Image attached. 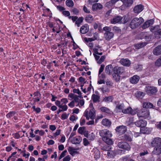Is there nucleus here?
I'll use <instances>...</instances> for the list:
<instances>
[{"label":"nucleus","mask_w":161,"mask_h":161,"mask_svg":"<svg viewBox=\"0 0 161 161\" xmlns=\"http://www.w3.org/2000/svg\"><path fill=\"white\" fill-rule=\"evenodd\" d=\"M151 146L154 148L152 152V155H158L161 153V138L156 137L153 139L151 143Z\"/></svg>","instance_id":"1"},{"label":"nucleus","mask_w":161,"mask_h":161,"mask_svg":"<svg viewBox=\"0 0 161 161\" xmlns=\"http://www.w3.org/2000/svg\"><path fill=\"white\" fill-rule=\"evenodd\" d=\"M83 116L85 117L87 120H89L90 118L93 120L95 118V113L92 103L90 104L89 108L85 110Z\"/></svg>","instance_id":"2"},{"label":"nucleus","mask_w":161,"mask_h":161,"mask_svg":"<svg viewBox=\"0 0 161 161\" xmlns=\"http://www.w3.org/2000/svg\"><path fill=\"white\" fill-rule=\"evenodd\" d=\"M144 21L143 19L141 17L134 18L130 22L129 26L132 29H136L141 25Z\"/></svg>","instance_id":"3"},{"label":"nucleus","mask_w":161,"mask_h":161,"mask_svg":"<svg viewBox=\"0 0 161 161\" xmlns=\"http://www.w3.org/2000/svg\"><path fill=\"white\" fill-rule=\"evenodd\" d=\"M137 112V116L139 118H142L144 119L150 118V112L147 109L143 108L139 109Z\"/></svg>","instance_id":"4"},{"label":"nucleus","mask_w":161,"mask_h":161,"mask_svg":"<svg viewBox=\"0 0 161 161\" xmlns=\"http://www.w3.org/2000/svg\"><path fill=\"white\" fill-rule=\"evenodd\" d=\"M144 89L146 93L150 96L155 94L158 92V89L157 87L153 86H146Z\"/></svg>","instance_id":"5"},{"label":"nucleus","mask_w":161,"mask_h":161,"mask_svg":"<svg viewBox=\"0 0 161 161\" xmlns=\"http://www.w3.org/2000/svg\"><path fill=\"white\" fill-rule=\"evenodd\" d=\"M99 135L102 137L103 140L104 138H106L107 137H111L112 136L111 132L107 129L100 130L99 131Z\"/></svg>","instance_id":"6"},{"label":"nucleus","mask_w":161,"mask_h":161,"mask_svg":"<svg viewBox=\"0 0 161 161\" xmlns=\"http://www.w3.org/2000/svg\"><path fill=\"white\" fill-rule=\"evenodd\" d=\"M118 146L119 148L127 151H129L130 149V145L127 142H119L118 144Z\"/></svg>","instance_id":"7"},{"label":"nucleus","mask_w":161,"mask_h":161,"mask_svg":"<svg viewBox=\"0 0 161 161\" xmlns=\"http://www.w3.org/2000/svg\"><path fill=\"white\" fill-rule=\"evenodd\" d=\"M126 127L123 125L118 126L115 129L116 132L119 134H124L126 131Z\"/></svg>","instance_id":"8"},{"label":"nucleus","mask_w":161,"mask_h":161,"mask_svg":"<svg viewBox=\"0 0 161 161\" xmlns=\"http://www.w3.org/2000/svg\"><path fill=\"white\" fill-rule=\"evenodd\" d=\"M124 67H121L115 66L113 69V72L118 73V74H121L124 72Z\"/></svg>","instance_id":"9"},{"label":"nucleus","mask_w":161,"mask_h":161,"mask_svg":"<svg viewBox=\"0 0 161 161\" xmlns=\"http://www.w3.org/2000/svg\"><path fill=\"white\" fill-rule=\"evenodd\" d=\"M144 9L143 6L139 4L136 6L134 8L133 11L135 13H139Z\"/></svg>","instance_id":"10"},{"label":"nucleus","mask_w":161,"mask_h":161,"mask_svg":"<svg viewBox=\"0 0 161 161\" xmlns=\"http://www.w3.org/2000/svg\"><path fill=\"white\" fill-rule=\"evenodd\" d=\"M147 123L146 121L143 120H140L137 121L135 123V125L136 126L140 127L146 126L147 125Z\"/></svg>","instance_id":"11"},{"label":"nucleus","mask_w":161,"mask_h":161,"mask_svg":"<svg viewBox=\"0 0 161 161\" xmlns=\"http://www.w3.org/2000/svg\"><path fill=\"white\" fill-rule=\"evenodd\" d=\"M120 63L122 65L129 66L130 64V61L128 58H122L120 61Z\"/></svg>","instance_id":"12"},{"label":"nucleus","mask_w":161,"mask_h":161,"mask_svg":"<svg viewBox=\"0 0 161 161\" xmlns=\"http://www.w3.org/2000/svg\"><path fill=\"white\" fill-rule=\"evenodd\" d=\"M139 79V76L137 75H135L130 78V81L132 84H135L138 82Z\"/></svg>","instance_id":"13"},{"label":"nucleus","mask_w":161,"mask_h":161,"mask_svg":"<svg viewBox=\"0 0 161 161\" xmlns=\"http://www.w3.org/2000/svg\"><path fill=\"white\" fill-rule=\"evenodd\" d=\"M154 23V20L153 19H150L147 20L145 22L142 26V28L145 29L151 25H152Z\"/></svg>","instance_id":"14"},{"label":"nucleus","mask_w":161,"mask_h":161,"mask_svg":"<svg viewBox=\"0 0 161 161\" xmlns=\"http://www.w3.org/2000/svg\"><path fill=\"white\" fill-rule=\"evenodd\" d=\"M153 53L155 55L161 54V45L156 47L153 50Z\"/></svg>","instance_id":"15"},{"label":"nucleus","mask_w":161,"mask_h":161,"mask_svg":"<svg viewBox=\"0 0 161 161\" xmlns=\"http://www.w3.org/2000/svg\"><path fill=\"white\" fill-rule=\"evenodd\" d=\"M68 97H70L71 99H73V101H74V102L79 103V98H78V96L76 95L75 94L72 93H70L69 94L68 96Z\"/></svg>","instance_id":"16"},{"label":"nucleus","mask_w":161,"mask_h":161,"mask_svg":"<svg viewBox=\"0 0 161 161\" xmlns=\"http://www.w3.org/2000/svg\"><path fill=\"white\" fill-rule=\"evenodd\" d=\"M82 141V138L80 136H76L74 137L71 142L73 144H79Z\"/></svg>","instance_id":"17"},{"label":"nucleus","mask_w":161,"mask_h":161,"mask_svg":"<svg viewBox=\"0 0 161 161\" xmlns=\"http://www.w3.org/2000/svg\"><path fill=\"white\" fill-rule=\"evenodd\" d=\"M89 31V28L87 25H85L81 26L80 29V32L82 34H85Z\"/></svg>","instance_id":"18"},{"label":"nucleus","mask_w":161,"mask_h":161,"mask_svg":"<svg viewBox=\"0 0 161 161\" xmlns=\"http://www.w3.org/2000/svg\"><path fill=\"white\" fill-rule=\"evenodd\" d=\"M113 71L112 65L111 64H109L106 67L105 72L108 74L110 75L111 74Z\"/></svg>","instance_id":"19"},{"label":"nucleus","mask_w":161,"mask_h":161,"mask_svg":"<svg viewBox=\"0 0 161 161\" xmlns=\"http://www.w3.org/2000/svg\"><path fill=\"white\" fill-rule=\"evenodd\" d=\"M104 35L106 39L108 40H109L113 37L114 34L112 32L107 31L105 32L104 34Z\"/></svg>","instance_id":"20"},{"label":"nucleus","mask_w":161,"mask_h":161,"mask_svg":"<svg viewBox=\"0 0 161 161\" xmlns=\"http://www.w3.org/2000/svg\"><path fill=\"white\" fill-rule=\"evenodd\" d=\"M100 96L99 95L93 94L92 96V99L93 103H99L100 102Z\"/></svg>","instance_id":"21"},{"label":"nucleus","mask_w":161,"mask_h":161,"mask_svg":"<svg viewBox=\"0 0 161 161\" xmlns=\"http://www.w3.org/2000/svg\"><path fill=\"white\" fill-rule=\"evenodd\" d=\"M121 16H118L114 17L111 20V22L112 24H116L117 23H120Z\"/></svg>","instance_id":"22"},{"label":"nucleus","mask_w":161,"mask_h":161,"mask_svg":"<svg viewBox=\"0 0 161 161\" xmlns=\"http://www.w3.org/2000/svg\"><path fill=\"white\" fill-rule=\"evenodd\" d=\"M103 8L102 5L99 3H96L92 6V9L93 11H96L101 9Z\"/></svg>","instance_id":"23"},{"label":"nucleus","mask_w":161,"mask_h":161,"mask_svg":"<svg viewBox=\"0 0 161 161\" xmlns=\"http://www.w3.org/2000/svg\"><path fill=\"white\" fill-rule=\"evenodd\" d=\"M141 35L143 36V38L147 40L150 41L151 40L152 36L147 32H142Z\"/></svg>","instance_id":"24"},{"label":"nucleus","mask_w":161,"mask_h":161,"mask_svg":"<svg viewBox=\"0 0 161 161\" xmlns=\"http://www.w3.org/2000/svg\"><path fill=\"white\" fill-rule=\"evenodd\" d=\"M102 124L103 125L109 127L111 125V122L108 119H104L102 120Z\"/></svg>","instance_id":"25"},{"label":"nucleus","mask_w":161,"mask_h":161,"mask_svg":"<svg viewBox=\"0 0 161 161\" xmlns=\"http://www.w3.org/2000/svg\"><path fill=\"white\" fill-rule=\"evenodd\" d=\"M145 93L140 91H138L135 93L136 97L138 98H142L145 96Z\"/></svg>","instance_id":"26"},{"label":"nucleus","mask_w":161,"mask_h":161,"mask_svg":"<svg viewBox=\"0 0 161 161\" xmlns=\"http://www.w3.org/2000/svg\"><path fill=\"white\" fill-rule=\"evenodd\" d=\"M132 135L131 133H130L128 134H125L122 136L123 139L126 140L129 142H131L132 141Z\"/></svg>","instance_id":"27"},{"label":"nucleus","mask_w":161,"mask_h":161,"mask_svg":"<svg viewBox=\"0 0 161 161\" xmlns=\"http://www.w3.org/2000/svg\"><path fill=\"white\" fill-rule=\"evenodd\" d=\"M143 108H154L153 104L150 102H144L143 103Z\"/></svg>","instance_id":"28"},{"label":"nucleus","mask_w":161,"mask_h":161,"mask_svg":"<svg viewBox=\"0 0 161 161\" xmlns=\"http://www.w3.org/2000/svg\"><path fill=\"white\" fill-rule=\"evenodd\" d=\"M116 104V109L119 110H121L122 111V110L124 108V104L123 103H120L118 102H116L115 103Z\"/></svg>","instance_id":"29"},{"label":"nucleus","mask_w":161,"mask_h":161,"mask_svg":"<svg viewBox=\"0 0 161 161\" xmlns=\"http://www.w3.org/2000/svg\"><path fill=\"white\" fill-rule=\"evenodd\" d=\"M100 110L102 112L109 114H111L112 112L111 111L109 108L105 107H101L100 108Z\"/></svg>","instance_id":"30"},{"label":"nucleus","mask_w":161,"mask_h":161,"mask_svg":"<svg viewBox=\"0 0 161 161\" xmlns=\"http://www.w3.org/2000/svg\"><path fill=\"white\" fill-rule=\"evenodd\" d=\"M110 137H107L106 138H104L103 140L106 143L109 145H112L113 143V140L110 138Z\"/></svg>","instance_id":"31"},{"label":"nucleus","mask_w":161,"mask_h":161,"mask_svg":"<svg viewBox=\"0 0 161 161\" xmlns=\"http://www.w3.org/2000/svg\"><path fill=\"white\" fill-rule=\"evenodd\" d=\"M127 7L130 6L133 3V0H121Z\"/></svg>","instance_id":"32"},{"label":"nucleus","mask_w":161,"mask_h":161,"mask_svg":"<svg viewBox=\"0 0 161 161\" xmlns=\"http://www.w3.org/2000/svg\"><path fill=\"white\" fill-rule=\"evenodd\" d=\"M154 35L156 38H161V29H158L155 31Z\"/></svg>","instance_id":"33"},{"label":"nucleus","mask_w":161,"mask_h":161,"mask_svg":"<svg viewBox=\"0 0 161 161\" xmlns=\"http://www.w3.org/2000/svg\"><path fill=\"white\" fill-rule=\"evenodd\" d=\"M146 42H141L135 45V47L136 48L139 49L141 48H142L147 44Z\"/></svg>","instance_id":"34"},{"label":"nucleus","mask_w":161,"mask_h":161,"mask_svg":"<svg viewBox=\"0 0 161 161\" xmlns=\"http://www.w3.org/2000/svg\"><path fill=\"white\" fill-rule=\"evenodd\" d=\"M68 150L70 154L72 156L74 155L75 153H78V152L75 151V148L71 147H69Z\"/></svg>","instance_id":"35"},{"label":"nucleus","mask_w":161,"mask_h":161,"mask_svg":"<svg viewBox=\"0 0 161 161\" xmlns=\"http://www.w3.org/2000/svg\"><path fill=\"white\" fill-rule=\"evenodd\" d=\"M107 154L108 156L110 158H113L116 155V153L114 151L110 150L107 152Z\"/></svg>","instance_id":"36"},{"label":"nucleus","mask_w":161,"mask_h":161,"mask_svg":"<svg viewBox=\"0 0 161 161\" xmlns=\"http://www.w3.org/2000/svg\"><path fill=\"white\" fill-rule=\"evenodd\" d=\"M85 20L88 23H91L93 20L92 16L91 15H87L85 18Z\"/></svg>","instance_id":"37"},{"label":"nucleus","mask_w":161,"mask_h":161,"mask_svg":"<svg viewBox=\"0 0 161 161\" xmlns=\"http://www.w3.org/2000/svg\"><path fill=\"white\" fill-rule=\"evenodd\" d=\"M112 76L114 80L116 81H118L120 80V76L118 73L114 72L112 75Z\"/></svg>","instance_id":"38"},{"label":"nucleus","mask_w":161,"mask_h":161,"mask_svg":"<svg viewBox=\"0 0 161 161\" xmlns=\"http://www.w3.org/2000/svg\"><path fill=\"white\" fill-rule=\"evenodd\" d=\"M66 5L69 7H72L74 5V3L72 0H66L65 1Z\"/></svg>","instance_id":"39"},{"label":"nucleus","mask_w":161,"mask_h":161,"mask_svg":"<svg viewBox=\"0 0 161 161\" xmlns=\"http://www.w3.org/2000/svg\"><path fill=\"white\" fill-rule=\"evenodd\" d=\"M120 23L125 24L127 22L129 19L127 18V17L125 16L123 17L121 16Z\"/></svg>","instance_id":"40"},{"label":"nucleus","mask_w":161,"mask_h":161,"mask_svg":"<svg viewBox=\"0 0 161 161\" xmlns=\"http://www.w3.org/2000/svg\"><path fill=\"white\" fill-rule=\"evenodd\" d=\"M113 98L111 96L106 97L103 99V101L107 103H109L112 102Z\"/></svg>","instance_id":"41"},{"label":"nucleus","mask_w":161,"mask_h":161,"mask_svg":"<svg viewBox=\"0 0 161 161\" xmlns=\"http://www.w3.org/2000/svg\"><path fill=\"white\" fill-rule=\"evenodd\" d=\"M84 19L82 17H79L78 19L75 22V24L77 25L78 27H79L80 24L83 22Z\"/></svg>","instance_id":"42"},{"label":"nucleus","mask_w":161,"mask_h":161,"mask_svg":"<svg viewBox=\"0 0 161 161\" xmlns=\"http://www.w3.org/2000/svg\"><path fill=\"white\" fill-rule=\"evenodd\" d=\"M94 156L96 159L99 158L100 157V152L98 150H95L94 152Z\"/></svg>","instance_id":"43"},{"label":"nucleus","mask_w":161,"mask_h":161,"mask_svg":"<svg viewBox=\"0 0 161 161\" xmlns=\"http://www.w3.org/2000/svg\"><path fill=\"white\" fill-rule=\"evenodd\" d=\"M86 136L89 140H93L95 138V135L93 133H92L87 135V136Z\"/></svg>","instance_id":"44"},{"label":"nucleus","mask_w":161,"mask_h":161,"mask_svg":"<svg viewBox=\"0 0 161 161\" xmlns=\"http://www.w3.org/2000/svg\"><path fill=\"white\" fill-rule=\"evenodd\" d=\"M73 92L74 93H76L79 95L78 97H79L81 98L82 96L81 95V92L78 89H74L73 90Z\"/></svg>","instance_id":"45"},{"label":"nucleus","mask_w":161,"mask_h":161,"mask_svg":"<svg viewBox=\"0 0 161 161\" xmlns=\"http://www.w3.org/2000/svg\"><path fill=\"white\" fill-rule=\"evenodd\" d=\"M132 110V108L130 107H129L125 109L122 110V112L124 114H130V111Z\"/></svg>","instance_id":"46"},{"label":"nucleus","mask_w":161,"mask_h":161,"mask_svg":"<svg viewBox=\"0 0 161 161\" xmlns=\"http://www.w3.org/2000/svg\"><path fill=\"white\" fill-rule=\"evenodd\" d=\"M112 148L110 146L105 145L103 146L102 149L103 150L108 152Z\"/></svg>","instance_id":"47"},{"label":"nucleus","mask_w":161,"mask_h":161,"mask_svg":"<svg viewBox=\"0 0 161 161\" xmlns=\"http://www.w3.org/2000/svg\"><path fill=\"white\" fill-rule=\"evenodd\" d=\"M15 111H10L6 115V117L8 118H10L13 116L15 114Z\"/></svg>","instance_id":"48"},{"label":"nucleus","mask_w":161,"mask_h":161,"mask_svg":"<svg viewBox=\"0 0 161 161\" xmlns=\"http://www.w3.org/2000/svg\"><path fill=\"white\" fill-rule=\"evenodd\" d=\"M71 12H72L74 14L78 15L79 13V11L78 9L75 8H73L71 11Z\"/></svg>","instance_id":"49"},{"label":"nucleus","mask_w":161,"mask_h":161,"mask_svg":"<svg viewBox=\"0 0 161 161\" xmlns=\"http://www.w3.org/2000/svg\"><path fill=\"white\" fill-rule=\"evenodd\" d=\"M105 58L106 57L105 55L102 56V57L99 59V60L97 61V63L98 64H101L104 61Z\"/></svg>","instance_id":"50"},{"label":"nucleus","mask_w":161,"mask_h":161,"mask_svg":"<svg viewBox=\"0 0 161 161\" xmlns=\"http://www.w3.org/2000/svg\"><path fill=\"white\" fill-rule=\"evenodd\" d=\"M113 30L114 31L117 33H120L121 31V29L119 28L116 26L113 27Z\"/></svg>","instance_id":"51"},{"label":"nucleus","mask_w":161,"mask_h":161,"mask_svg":"<svg viewBox=\"0 0 161 161\" xmlns=\"http://www.w3.org/2000/svg\"><path fill=\"white\" fill-rule=\"evenodd\" d=\"M140 132L143 134H145L147 132V128L145 126L142 127L140 128Z\"/></svg>","instance_id":"52"},{"label":"nucleus","mask_w":161,"mask_h":161,"mask_svg":"<svg viewBox=\"0 0 161 161\" xmlns=\"http://www.w3.org/2000/svg\"><path fill=\"white\" fill-rule=\"evenodd\" d=\"M63 14L66 17H69L70 15V13L68 11H63L62 12Z\"/></svg>","instance_id":"53"},{"label":"nucleus","mask_w":161,"mask_h":161,"mask_svg":"<svg viewBox=\"0 0 161 161\" xmlns=\"http://www.w3.org/2000/svg\"><path fill=\"white\" fill-rule=\"evenodd\" d=\"M155 65L157 66H161V56L156 61L155 63Z\"/></svg>","instance_id":"54"},{"label":"nucleus","mask_w":161,"mask_h":161,"mask_svg":"<svg viewBox=\"0 0 161 161\" xmlns=\"http://www.w3.org/2000/svg\"><path fill=\"white\" fill-rule=\"evenodd\" d=\"M159 29V26L157 25L154 27H151L150 28V29L151 31L152 32L154 31L155 32V31H156L158 29Z\"/></svg>","instance_id":"55"},{"label":"nucleus","mask_w":161,"mask_h":161,"mask_svg":"<svg viewBox=\"0 0 161 161\" xmlns=\"http://www.w3.org/2000/svg\"><path fill=\"white\" fill-rule=\"evenodd\" d=\"M129 156L126 155L120 158L121 161H127L129 158Z\"/></svg>","instance_id":"56"},{"label":"nucleus","mask_w":161,"mask_h":161,"mask_svg":"<svg viewBox=\"0 0 161 161\" xmlns=\"http://www.w3.org/2000/svg\"><path fill=\"white\" fill-rule=\"evenodd\" d=\"M67 151L66 150H65L64 151H63L61 153L60 156L59 157V159L60 160L63 157H64L66 153H67Z\"/></svg>","instance_id":"57"},{"label":"nucleus","mask_w":161,"mask_h":161,"mask_svg":"<svg viewBox=\"0 0 161 161\" xmlns=\"http://www.w3.org/2000/svg\"><path fill=\"white\" fill-rule=\"evenodd\" d=\"M83 143L84 145L85 146H87L89 144V142L88 140L85 138H84L83 139Z\"/></svg>","instance_id":"58"},{"label":"nucleus","mask_w":161,"mask_h":161,"mask_svg":"<svg viewBox=\"0 0 161 161\" xmlns=\"http://www.w3.org/2000/svg\"><path fill=\"white\" fill-rule=\"evenodd\" d=\"M62 104H61L59 108H61L63 111H66L68 109L67 105H62Z\"/></svg>","instance_id":"59"},{"label":"nucleus","mask_w":161,"mask_h":161,"mask_svg":"<svg viewBox=\"0 0 161 161\" xmlns=\"http://www.w3.org/2000/svg\"><path fill=\"white\" fill-rule=\"evenodd\" d=\"M85 127H80L78 130V133L80 134H82L83 132L85 130Z\"/></svg>","instance_id":"60"},{"label":"nucleus","mask_w":161,"mask_h":161,"mask_svg":"<svg viewBox=\"0 0 161 161\" xmlns=\"http://www.w3.org/2000/svg\"><path fill=\"white\" fill-rule=\"evenodd\" d=\"M138 110H139V109L138 108H136L134 110H133L132 109V110L130 111V114L132 115H134L136 114H137V111H138Z\"/></svg>","instance_id":"61"},{"label":"nucleus","mask_w":161,"mask_h":161,"mask_svg":"<svg viewBox=\"0 0 161 161\" xmlns=\"http://www.w3.org/2000/svg\"><path fill=\"white\" fill-rule=\"evenodd\" d=\"M104 65L103 64H102L101 65V67L99 69V71L98 75H100L101 73L103 71L104 68Z\"/></svg>","instance_id":"62"},{"label":"nucleus","mask_w":161,"mask_h":161,"mask_svg":"<svg viewBox=\"0 0 161 161\" xmlns=\"http://www.w3.org/2000/svg\"><path fill=\"white\" fill-rule=\"evenodd\" d=\"M69 19H71L73 22L76 21L77 19H78V17L77 16H70L69 17Z\"/></svg>","instance_id":"63"},{"label":"nucleus","mask_w":161,"mask_h":161,"mask_svg":"<svg viewBox=\"0 0 161 161\" xmlns=\"http://www.w3.org/2000/svg\"><path fill=\"white\" fill-rule=\"evenodd\" d=\"M100 89L103 93H105L109 91V89L108 88H105L104 87H102L100 88Z\"/></svg>","instance_id":"64"}]
</instances>
